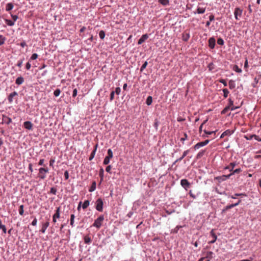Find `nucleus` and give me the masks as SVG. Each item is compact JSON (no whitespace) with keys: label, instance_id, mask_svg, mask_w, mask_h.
I'll list each match as a JSON object with an SVG mask.
<instances>
[{"label":"nucleus","instance_id":"1","mask_svg":"<svg viewBox=\"0 0 261 261\" xmlns=\"http://www.w3.org/2000/svg\"><path fill=\"white\" fill-rule=\"evenodd\" d=\"M104 220V216L103 215H100L94 221L93 226L97 228H99L101 226V223Z\"/></svg>","mask_w":261,"mask_h":261},{"label":"nucleus","instance_id":"2","mask_svg":"<svg viewBox=\"0 0 261 261\" xmlns=\"http://www.w3.org/2000/svg\"><path fill=\"white\" fill-rule=\"evenodd\" d=\"M113 153L111 149H109L108 150V155L105 158L103 164L105 165H108L110 163V159L112 158Z\"/></svg>","mask_w":261,"mask_h":261},{"label":"nucleus","instance_id":"3","mask_svg":"<svg viewBox=\"0 0 261 261\" xmlns=\"http://www.w3.org/2000/svg\"><path fill=\"white\" fill-rule=\"evenodd\" d=\"M48 172V169L47 168H40L39 169V177L41 179H44L45 177V174Z\"/></svg>","mask_w":261,"mask_h":261},{"label":"nucleus","instance_id":"4","mask_svg":"<svg viewBox=\"0 0 261 261\" xmlns=\"http://www.w3.org/2000/svg\"><path fill=\"white\" fill-rule=\"evenodd\" d=\"M96 209L99 212H102L103 210V201L101 198H98L95 202Z\"/></svg>","mask_w":261,"mask_h":261},{"label":"nucleus","instance_id":"5","mask_svg":"<svg viewBox=\"0 0 261 261\" xmlns=\"http://www.w3.org/2000/svg\"><path fill=\"white\" fill-rule=\"evenodd\" d=\"M243 10L240 8H236L234 12V17L236 20H239L242 15Z\"/></svg>","mask_w":261,"mask_h":261},{"label":"nucleus","instance_id":"6","mask_svg":"<svg viewBox=\"0 0 261 261\" xmlns=\"http://www.w3.org/2000/svg\"><path fill=\"white\" fill-rule=\"evenodd\" d=\"M210 142L209 140H206L204 141L197 143L196 145L193 146V148L195 150L198 149L200 147L207 145Z\"/></svg>","mask_w":261,"mask_h":261},{"label":"nucleus","instance_id":"7","mask_svg":"<svg viewBox=\"0 0 261 261\" xmlns=\"http://www.w3.org/2000/svg\"><path fill=\"white\" fill-rule=\"evenodd\" d=\"M60 216V207L57 208L55 214L53 216V221L54 223L57 222V219L59 218Z\"/></svg>","mask_w":261,"mask_h":261},{"label":"nucleus","instance_id":"8","mask_svg":"<svg viewBox=\"0 0 261 261\" xmlns=\"http://www.w3.org/2000/svg\"><path fill=\"white\" fill-rule=\"evenodd\" d=\"M181 186L186 190L190 187V183L186 179H182L180 180Z\"/></svg>","mask_w":261,"mask_h":261},{"label":"nucleus","instance_id":"9","mask_svg":"<svg viewBox=\"0 0 261 261\" xmlns=\"http://www.w3.org/2000/svg\"><path fill=\"white\" fill-rule=\"evenodd\" d=\"M230 177V175H223L215 177V179L217 180L219 182H221L226 180Z\"/></svg>","mask_w":261,"mask_h":261},{"label":"nucleus","instance_id":"10","mask_svg":"<svg viewBox=\"0 0 261 261\" xmlns=\"http://www.w3.org/2000/svg\"><path fill=\"white\" fill-rule=\"evenodd\" d=\"M17 96H18V93L16 91H14V92L11 93L8 96V100L9 103H12L13 101V99H14V97Z\"/></svg>","mask_w":261,"mask_h":261},{"label":"nucleus","instance_id":"11","mask_svg":"<svg viewBox=\"0 0 261 261\" xmlns=\"http://www.w3.org/2000/svg\"><path fill=\"white\" fill-rule=\"evenodd\" d=\"M23 127L28 130H32L33 124L31 121H27L23 123Z\"/></svg>","mask_w":261,"mask_h":261},{"label":"nucleus","instance_id":"12","mask_svg":"<svg viewBox=\"0 0 261 261\" xmlns=\"http://www.w3.org/2000/svg\"><path fill=\"white\" fill-rule=\"evenodd\" d=\"M49 222L48 221H46L44 223H42V227L40 230V232L42 233H44L47 228L49 226Z\"/></svg>","mask_w":261,"mask_h":261},{"label":"nucleus","instance_id":"13","mask_svg":"<svg viewBox=\"0 0 261 261\" xmlns=\"http://www.w3.org/2000/svg\"><path fill=\"white\" fill-rule=\"evenodd\" d=\"M216 40L213 37H211L208 39V46L209 47L213 49L215 46Z\"/></svg>","mask_w":261,"mask_h":261},{"label":"nucleus","instance_id":"14","mask_svg":"<svg viewBox=\"0 0 261 261\" xmlns=\"http://www.w3.org/2000/svg\"><path fill=\"white\" fill-rule=\"evenodd\" d=\"M236 165V163L235 162L230 163L228 166L224 167V170L228 169L229 171L231 172L233 171V168Z\"/></svg>","mask_w":261,"mask_h":261},{"label":"nucleus","instance_id":"15","mask_svg":"<svg viewBox=\"0 0 261 261\" xmlns=\"http://www.w3.org/2000/svg\"><path fill=\"white\" fill-rule=\"evenodd\" d=\"M148 38V36L147 34L143 35L139 39L138 44H141L143 43L147 38Z\"/></svg>","mask_w":261,"mask_h":261},{"label":"nucleus","instance_id":"16","mask_svg":"<svg viewBox=\"0 0 261 261\" xmlns=\"http://www.w3.org/2000/svg\"><path fill=\"white\" fill-rule=\"evenodd\" d=\"M97 146H98L97 144H96L94 146V148L93 150L92 151V152L91 153L90 156L89 158V161H91L94 158V156L95 155V153H96V150L97 148Z\"/></svg>","mask_w":261,"mask_h":261},{"label":"nucleus","instance_id":"17","mask_svg":"<svg viewBox=\"0 0 261 261\" xmlns=\"http://www.w3.org/2000/svg\"><path fill=\"white\" fill-rule=\"evenodd\" d=\"M233 133V131L230 130V129H227V130H225L224 132H223L222 134V135H221V136L220 137V138H222L226 136H230Z\"/></svg>","mask_w":261,"mask_h":261},{"label":"nucleus","instance_id":"18","mask_svg":"<svg viewBox=\"0 0 261 261\" xmlns=\"http://www.w3.org/2000/svg\"><path fill=\"white\" fill-rule=\"evenodd\" d=\"M206 7H202L198 6L197 9L196 10L197 13L198 14H203L205 11Z\"/></svg>","mask_w":261,"mask_h":261},{"label":"nucleus","instance_id":"19","mask_svg":"<svg viewBox=\"0 0 261 261\" xmlns=\"http://www.w3.org/2000/svg\"><path fill=\"white\" fill-rule=\"evenodd\" d=\"M23 82H24V79L23 77H22L21 76L18 77L15 81V83L17 85H21Z\"/></svg>","mask_w":261,"mask_h":261},{"label":"nucleus","instance_id":"20","mask_svg":"<svg viewBox=\"0 0 261 261\" xmlns=\"http://www.w3.org/2000/svg\"><path fill=\"white\" fill-rule=\"evenodd\" d=\"M190 38V34L189 33L184 32L182 34V39L185 41H187Z\"/></svg>","mask_w":261,"mask_h":261},{"label":"nucleus","instance_id":"21","mask_svg":"<svg viewBox=\"0 0 261 261\" xmlns=\"http://www.w3.org/2000/svg\"><path fill=\"white\" fill-rule=\"evenodd\" d=\"M14 5L12 3H9L7 4L6 6V11H10L12 10L13 9Z\"/></svg>","mask_w":261,"mask_h":261},{"label":"nucleus","instance_id":"22","mask_svg":"<svg viewBox=\"0 0 261 261\" xmlns=\"http://www.w3.org/2000/svg\"><path fill=\"white\" fill-rule=\"evenodd\" d=\"M96 187V182L95 181H93L92 183L91 187L89 189V191L90 192H93L95 190Z\"/></svg>","mask_w":261,"mask_h":261},{"label":"nucleus","instance_id":"23","mask_svg":"<svg viewBox=\"0 0 261 261\" xmlns=\"http://www.w3.org/2000/svg\"><path fill=\"white\" fill-rule=\"evenodd\" d=\"M4 120V122L7 124H9L12 122V119L10 117H8L7 116H3Z\"/></svg>","mask_w":261,"mask_h":261},{"label":"nucleus","instance_id":"24","mask_svg":"<svg viewBox=\"0 0 261 261\" xmlns=\"http://www.w3.org/2000/svg\"><path fill=\"white\" fill-rule=\"evenodd\" d=\"M211 234L212 236V237H213V240H212L210 242V243L213 244L216 242L217 237L216 235L214 233L213 230H212L211 231Z\"/></svg>","mask_w":261,"mask_h":261},{"label":"nucleus","instance_id":"25","mask_svg":"<svg viewBox=\"0 0 261 261\" xmlns=\"http://www.w3.org/2000/svg\"><path fill=\"white\" fill-rule=\"evenodd\" d=\"M0 229H2L4 233H7V229L5 225L2 224V221L0 219Z\"/></svg>","mask_w":261,"mask_h":261},{"label":"nucleus","instance_id":"26","mask_svg":"<svg viewBox=\"0 0 261 261\" xmlns=\"http://www.w3.org/2000/svg\"><path fill=\"white\" fill-rule=\"evenodd\" d=\"M213 252L208 251L206 254L205 257H204L205 258H206L208 259V260H207L206 261H210V259L213 257Z\"/></svg>","mask_w":261,"mask_h":261},{"label":"nucleus","instance_id":"27","mask_svg":"<svg viewBox=\"0 0 261 261\" xmlns=\"http://www.w3.org/2000/svg\"><path fill=\"white\" fill-rule=\"evenodd\" d=\"M246 194L245 193H236L233 195L231 196V198L232 199H236L237 197L238 196H246Z\"/></svg>","mask_w":261,"mask_h":261},{"label":"nucleus","instance_id":"28","mask_svg":"<svg viewBox=\"0 0 261 261\" xmlns=\"http://www.w3.org/2000/svg\"><path fill=\"white\" fill-rule=\"evenodd\" d=\"M189 152V150H185L182 154V155L178 159L176 160V162L177 161H181L188 153Z\"/></svg>","mask_w":261,"mask_h":261},{"label":"nucleus","instance_id":"29","mask_svg":"<svg viewBox=\"0 0 261 261\" xmlns=\"http://www.w3.org/2000/svg\"><path fill=\"white\" fill-rule=\"evenodd\" d=\"M204 134L206 135H212L214 134V137H213L212 139H214L216 138V132L215 131H207L206 130H204Z\"/></svg>","mask_w":261,"mask_h":261},{"label":"nucleus","instance_id":"30","mask_svg":"<svg viewBox=\"0 0 261 261\" xmlns=\"http://www.w3.org/2000/svg\"><path fill=\"white\" fill-rule=\"evenodd\" d=\"M229 88L230 89H232L235 88L236 85L234 82L232 80H230L228 83Z\"/></svg>","mask_w":261,"mask_h":261},{"label":"nucleus","instance_id":"31","mask_svg":"<svg viewBox=\"0 0 261 261\" xmlns=\"http://www.w3.org/2000/svg\"><path fill=\"white\" fill-rule=\"evenodd\" d=\"M84 242L86 244H89L91 242V239L88 236H86L84 237Z\"/></svg>","mask_w":261,"mask_h":261},{"label":"nucleus","instance_id":"32","mask_svg":"<svg viewBox=\"0 0 261 261\" xmlns=\"http://www.w3.org/2000/svg\"><path fill=\"white\" fill-rule=\"evenodd\" d=\"M89 204H90V202L88 200H85L83 204V205H82L83 208V209L87 208V207L89 205Z\"/></svg>","mask_w":261,"mask_h":261},{"label":"nucleus","instance_id":"33","mask_svg":"<svg viewBox=\"0 0 261 261\" xmlns=\"http://www.w3.org/2000/svg\"><path fill=\"white\" fill-rule=\"evenodd\" d=\"M241 171H242V170L241 169V168H238L235 170L233 169V171H232L229 174L230 175V176H231V175H232L236 173H239Z\"/></svg>","mask_w":261,"mask_h":261},{"label":"nucleus","instance_id":"34","mask_svg":"<svg viewBox=\"0 0 261 261\" xmlns=\"http://www.w3.org/2000/svg\"><path fill=\"white\" fill-rule=\"evenodd\" d=\"M152 102V98L151 96H149L147 97L146 103L147 105L150 106Z\"/></svg>","mask_w":261,"mask_h":261},{"label":"nucleus","instance_id":"35","mask_svg":"<svg viewBox=\"0 0 261 261\" xmlns=\"http://www.w3.org/2000/svg\"><path fill=\"white\" fill-rule=\"evenodd\" d=\"M159 2L163 6H167L169 4V0H159Z\"/></svg>","mask_w":261,"mask_h":261},{"label":"nucleus","instance_id":"36","mask_svg":"<svg viewBox=\"0 0 261 261\" xmlns=\"http://www.w3.org/2000/svg\"><path fill=\"white\" fill-rule=\"evenodd\" d=\"M234 206H236V204H230V205H227L223 210H222V212H224L225 211L230 209V208H231Z\"/></svg>","mask_w":261,"mask_h":261},{"label":"nucleus","instance_id":"37","mask_svg":"<svg viewBox=\"0 0 261 261\" xmlns=\"http://www.w3.org/2000/svg\"><path fill=\"white\" fill-rule=\"evenodd\" d=\"M232 69L233 70L238 73H241L242 72V69L240 68L237 65L233 66Z\"/></svg>","mask_w":261,"mask_h":261},{"label":"nucleus","instance_id":"38","mask_svg":"<svg viewBox=\"0 0 261 261\" xmlns=\"http://www.w3.org/2000/svg\"><path fill=\"white\" fill-rule=\"evenodd\" d=\"M5 22L9 26L11 27L13 26L15 24L13 21L7 19H5Z\"/></svg>","mask_w":261,"mask_h":261},{"label":"nucleus","instance_id":"39","mask_svg":"<svg viewBox=\"0 0 261 261\" xmlns=\"http://www.w3.org/2000/svg\"><path fill=\"white\" fill-rule=\"evenodd\" d=\"M23 208H24L23 205H21L19 206V208L18 211H19V215H20L21 216H22L24 214Z\"/></svg>","mask_w":261,"mask_h":261},{"label":"nucleus","instance_id":"40","mask_svg":"<svg viewBox=\"0 0 261 261\" xmlns=\"http://www.w3.org/2000/svg\"><path fill=\"white\" fill-rule=\"evenodd\" d=\"M6 41V38L2 35H0V46L4 44Z\"/></svg>","mask_w":261,"mask_h":261},{"label":"nucleus","instance_id":"41","mask_svg":"<svg viewBox=\"0 0 261 261\" xmlns=\"http://www.w3.org/2000/svg\"><path fill=\"white\" fill-rule=\"evenodd\" d=\"M61 93V90L60 89H56L54 92V95L55 97H58Z\"/></svg>","mask_w":261,"mask_h":261},{"label":"nucleus","instance_id":"42","mask_svg":"<svg viewBox=\"0 0 261 261\" xmlns=\"http://www.w3.org/2000/svg\"><path fill=\"white\" fill-rule=\"evenodd\" d=\"M204 150H201L200 152H199L196 155V158L198 159L201 158L204 155Z\"/></svg>","mask_w":261,"mask_h":261},{"label":"nucleus","instance_id":"43","mask_svg":"<svg viewBox=\"0 0 261 261\" xmlns=\"http://www.w3.org/2000/svg\"><path fill=\"white\" fill-rule=\"evenodd\" d=\"M99 36L101 39H103L105 37V32L103 30H101L99 33Z\"/></svg>","mask_w":261,"mask_h":261},{"label":"nucleus","instance_id":"44","mask_svg":"<svg viewBox=\"0 0 261 261\" xmlns=\"http://www.w3.org/2000/svg\"><path fill=\"white\" fill-rule=\"evenodd\" d=\"M223 96H224V98H226L228 96V95L229 93V91L227 89H223Z\"/></svg>","mask_w":261,"mask_h":261},{"label":"nucleus","instance_id":"45","mask_svg":"<svg viewBox=\"0 0 261 261\" xmlns=\"http://www.w3.org/2000/svg\"><path fill=\"white\" fill-rule=\"evenodd\" d=\"M57 189H56L55 188H54V187H52V188H51V189H50V192H49V193H50V194H53V195H56V194H57Z\"/></svg>","mask_w":261,"mask_h":261},{"label":"nucleus","instance_id":"46","mask_svg":"<svg viewBox=\"0 0 261 261\" xmlns=\"http://www.w3.org/2000/svg\"><path fill=\"white\" fill-rule=\"evenodd\" d=\"M38 55L36 53L33 54L30 59V61L36 60L38 58Z\"/></svg>","mask_w":261,"mask_h":261},{"label":"nucleus","instance_id":"47","mask_svg":"<svg viewBox=\"0 0 261 261\" xmlns=\"http://www.w3.org/2000/svg\"><path fill=\"white\" fill-rule=\"evenodd\" d=\"M147 65H148L147 62L145 61L143 63V64L142 65L141 69H140V71H142L144 69H145L146 68V66H147Z\"/></svg>","mask_w":261,"mask_h":261},{"label":"nucleus","instance_id":"48","mask_svg":"<svg viewBox=\"0 0 261 261\" xmlns=\"http://www.w3.org/2000/svg\"><path fill=\"white\" fill-rule=\"evenodd\" d=\"M23 60H24V58H23L22 59H21V60L18 61L17 65H16L17 66H18V67L20 68L22 66Z\"/></svg>","mask_w":261,"mask_h":261},{"label":"nucleus","instance_id":"49","mask_svg":"<svg viewBox=\"0 0 261 261\" xmlns=\"http://www.w3.org/2000/svg\"><path fill=\"white\" fill-rule=\"evenodd\" d=\"M217 43L219 45H223L224 43V42L223 39L220 38L217 40Z\"/></svg>","mask_w":261,"mask_h":261},{"label":"nucleus","instance_id":"50","mask_svg":"<svg viewBox=\"0 0 261 261\" xmlns=\"http://www.w3.org/2000/svg\"><path fill=\"white\" fill-rule=\"evenodd\" d=\"M230 109L229 106L225 107L221 112L222 114H225Z\"/></svg>","mask_w":261,"mask_h":261},{"label":"nucleus","instance_id":"51","mask_svg":"<svg viewBox=\"0 0 261 261\" xmlns=\"http://www.w3.org/2000/svg\"><path fill=\"white\" fill-rule=\"evenodd\" d=\"M112 166L111 165L108 166L106 168V172L111 173V169H112Z\"/></svg>","mask_w":261,"mask_h":261},{"label":"nucleus","instance_id":"52","mask_svg":"<svg viewBox=\"0 0 261 261\" xmlns=\"http://www.w3.org/2000/svg\"><path fill=\"white\" fill-rule=\"evenodd\" d=\"M184 137L180 138V141L184 142V141L187 140L188 139V135L186 133H184Z\"/></svg>","mask_w":261,"mask_h":261},{"label":"nucleus","instance_id":"53","mask_svg":"<svg viewBox=\"0 0 261 261\" xmlns=\"http://www.w3.org/2000/svg\"><path fill=\"white\" fill-rule=\"evenodd\" d=\"M64 176L65 179L66 180H67L69 178V173H68V171L67 170H66L64 172Z\"/></svg>","mask_w":261,"mask_h":261},{"label":"nucleus","instance_id":"54","mask_svg":"<svg viewBox=\"0 0 261 261\" xmlns=\"http://www.w3.org/2000/svg\"><path fill=\"white\" fill-rule=\"evenodd\" d=\"M11 16L12 18L13 19L12 21H13L14 22L18 19V16L16 15L11 14Z\"/></svg>","mask_w":261,"mask_h":261},{"label":"nucleus","instance_id":"55","mask_svg":"<svg viewBox=\"0 0 261 261\" xmlns=\"http://www.w3.org/2000/svg\"><path fill=\"white\" fill-rule=\"evenodd\" d=\"M219 82L223 84L224 86H226L227 85L226 81L224 79L219 80Z\"/></svg>","mask_w":261,"mask_h":261},{"label":"nucleus","instance_id":"56","mask_svg":"<svg viewBox=\"0 0 261 261\" xmlns=\"http://www.w3.org/2000/svg\"><path fill=\"white\" fill-rule=\"evenodd\" d=\"M31 67V64L30 63V62H28L26 64L25 68H26L27 70H30Z\"/></svg>","mask_w":261,"mask_h":261},{"label":"nucleus","instance_id":"57","mask_svg":"<svg viewBox=\"0 0 261 261\" xmlns=\"http://www.w3.org/2000/svg\"><path fill=\"white\" fill-rule=\"evenodd\" d=\"M247 140H251L254 138V135H248L245 137Z\"/></svg>","mask_w":261,"mask_h":261},{"label":"nucleus","instance_id":"58","mask_svg":"<svg viewBox=\"0 0 261 261\" xmlns=\"http://www.w3.org/2000/svg\"><path fill=\"white\" fill-rule=\"evenodd\" d=\"M37 219L36 218H35L34 219V220L32 221L31 224L33 226H36L37 225Z\"/></svg>","mask_w":261,"mask_h":261},{"label":"nucleus","instance_id":"59","mask_svg":"<svg viewBox=\"0 0 261 261\" xmlns=\"http://www.w3.org/2000/svg\"><path fill=\"white\" fill-rule=\"evenodd\" d=\"M77 89L75 88V89H74L73 90L72 97H75L77 95Z\"/></svg>","mask_w":261,"mask_h":261},{"label":"nucleus","instance_id":"60","mask_svg":"<svg viewBox=\"0 0 261 261\" xmlns=\"http://www.w3.org/2000/svg\"><path fill=\"white\" fill-rule=\"evenodd\" d=\"M233 105V101L231 100V99L229 98L228 106H229V108H230V107L232 106Z\"/></svg>","mask_w":261,"mask_h":261},{"label":"nucleus","instance_id":"61","mask_svg":"<svg viewBox=\"0 0 261 261\" xmlns=\"http://www.w3.org/2000/svg\"><path fill=\"white\" fill-rule=\"evenodd\" d=\"M114 97V90H112L110 94V99L112 100Z\"/></svg>","mask_w":261,"mask_h":261},{"label":"nucleus","instance_id":"62","mask_svg":"<svg viewBox=\"0 0 261 261\" xmlns=\"http://www.w3.org/2000/svg\"><path fill=\"white\" fill-rule=\"evenodd\" d=\"M214 65L213 63H210L208 66V67L209 68V70H212L213 69H214Z\"/></svg>","mask_w":261,"mask_h":261},{"label":"nucleus","instance_id":"63","mask_svg":"<svg viewBox=\"0 0 261 261\" xmlns=\"http://www.w3.org/2000/svg\"><path fill=\"white\" fill-rule=\"evenodd\" d=\"M44 160L43 159H40L39 161L38 165L40 166L44 165Z\"/></svg>","mask_w":261,"mask_h":261},{"label":"nucleus","instance_id":"64","mask_svg":"<svg viewBox=\"0 0 261 261\" xmlns=\"http://www.w3.org/2000/svg\"><path fill=\"white\" fill-rule=\"evenodd\" d=\"M20 45L22 47H24L25 46H27V44H26V42L25 41H22L20 43Z\"/></svg>","mask_w":261,"mask_h":261}]
</instances>
